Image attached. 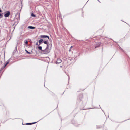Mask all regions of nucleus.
Returning <instances> with one entry per match:
<instances>
[{"instance_id":"4","label":"nucleus","mask_w":130,"mask_h":130,"mask_svg":"<svg viewBox=\"0 0 130 130\" xmlns=\"http://www.w3.org/2000/svg\"><path fill=\"white\" fill-rule=\"evenodd\" d=\"M28 28L32 29H34L35 28V27L31 26H29L28 27Z\"/></svg>"},{"instance_id":"16","label":"nucleus","mask_w":130,"mask_h":130,"mask_svg":"<svg viewBox=\"0 0 130 130\" xmlns=\"http://www.w3.org/2000/svg\"><path fill=\"white\" fill-rule=\"evenodd\" d=\"M98 47V46H96L95 47V48H96Z\"/></svg>"},{"instance_id":"19","label":"nucleus","mask_w":130,"mask_h":130,"mask_svg":"<svg viewBox=\"0 0 130 130\" xmlns=\"http://www.w3.org/2000/svg\"><path fill=\"white\" fill-rule=\"evenodd\" d=\"M31 52H32V51H31Z\"/></svg>"},{"instance_id":"3","label":"nucleus","mask_w":130,"mask_h":130,"mask_svg":"<svg viewBox=\"0 0 130 130\" xmlns=\"http://www.w3.org/2000/svg\"><path fill=\"white\" fill-rule=\"evenodd\" d=\"M61 62V60L60 59H58L57 61V63H59Z\"/></svg>"},{"instance_id":"11","label":"nucleus","mask_w":130,"mask_h":130,"mask_svg":"<svg viewBox=\"0 0 130 130\" xmlns=\"http://www.w3.org/2000/svg\"><path fill=\"white\" fill-rule=\"evenodd\" d=\"M42 47L41 46H39L38 47V49H42Z\"/></svg>"},{"instance_id":"8","label":"nucleus","mask_w":130,"mask_h":130,"mask_svg":"<svg viewBox=\"0 0 130 130\" xmlns=\"http://www.w3.org/2000/svg\"><path fill=\"white\" fill-rule=\"evenodd\" d=\"M43 40L42 39H40L39 41V43H41L43 41Z\"/></svg>"},{"instance_id":"17","label":"nucleus","mask_w":130,"mask_h":130,"mask_svg":"<svg viewBox=\"0 0 130 130\" xmlns=\"http://www.w3.org/2000/svg\"><path fill=\"white\" fill-rule=\"evenodd\" d=\"M7 63H6V64L5 65V66H6V65H7Z\"/></svg>"},{"instance_id":"13","label":"nucleus","mask_w":130,"mask_h":130,"mask_svg":"<svg viewBox=\"0 0 130 130\" xmlns=\"http://www.w3.org/2000/svg\"><path fill=\"white\" fill-rule=\"evenodd\" d=\"M73 48V46H71L70 47V48Z\"/></svg>"},{"instance_id":"15","label":"nucleus","mask_w":130,"mask_h":130,"mask_svg":"<svg viewBox=\"0 0 130 130\" xmlns=\"http://www.w3.org/2000/svg\"><path fill=\"white\" fill-rule=\"evenodd\" d=\"M2 12L1 10L0 9V12Z\"/></svg>"},{"instance_id":"7","label":"nucleus","mask_w":130,"mask_h":130,"mask_svg":"<svg viewBox=\"0 0 130 130\" xmlns=\"http://www.w3.org/2000/svg\"><path fill=\"white\" fill-rule=\"evenodd\" d=\"M28 43V41L27 40H25V44L27 45Z\"/></svg>"},{"instance_id":"14","label":"nucleus","mask_w":130,"mask_h":130,"mask_svg":"<svg viewBox=\"0 0 130 130\" xmlns=\"http://www.w3.org/2000/svg\"><path fill=\"white\" fill-rule=\"evenodd\" d=\"M49 48L47 47L46 48V49H47V48Z\"/></svg>"},{"instance_id":"5","label":"nucleus","mask_w":130,"mask_h":130,"mask_svg":"<svg viewBox=\"0 0 130 130\" xmlns=\"http://www.w3.org/2000/svg\"><path fill=\"white\" fill-rule=\"evenodd\" d=\"M35 123H36V122L30 123H27L26 124H27V125H31L32 124H33Z\"/></svg>"},{"instance_id":"1","label":"nucleus","mask_w":130,"mask_h":130,"mask_svg":"<svg viewBox=\"0 0 130 130\" xmlns=\"http://www.w3.org/2000/svg\"><path fill=\"white\" fill-rule=\"evenodd\" d=\"M10 14V13L9 11H8L5 14H4V16L6 17H9Z\"/></svg>"},{"instance_id":"9","label":"nucleus","mask_w":130,"mask_h":130,"mask_svg":"<svg viewBox=\"0 0 130 130\" xmlns=\"http://www.w3.org/2000/svg\"><path fill=\"white\" fill-rule=\"evenodd\" d=\"M44 44H47V41H44Z\"/></svg>"},{"instance_id":"18","label":"nucleus","mask_w":130,"mask_h":130,"mask_svg":"<svg viewBox=\"0 0 130 130\" xmlns=\"http://www.w3.org/2000/svg\"><path fill=\"white\" fill-rule=\"evenodd\" d=\"M70 51V49L69 50V51Z\"/></svg>"},{"instance_id":"10","label":"nucleus","mask_w":130,"mask_h":130,"mask_svg":"<svg viewBox=\"0 0 130 130\" xmlns=\"http://www.w3.org/2000/svg\"><path fill=\"white\" fill-rule=\"evenodd\" d=\"M31 15L32 16H33V17H35V15H34L33 13H32L31 14Z\"/></svg>"},{"instance_id":"2","label":"nucleus","mask_w":130,"mask_h":130,"mask_svg":"<svg viewBox=\"0 0 130 130\" xmlns=\"http://www.w3.org/2000/svg\"><path fill=\"white\" fill-rule=\"evenodd\" d=\"M40 36L42 38H48V39H49V37L47 36L46 35H41Z\"/></svg>"},{"instance_id":"12","label":"nucleus","mask_w":130,"mask_h":130,"mask_svg":"<svg viewBox=\"0 0 130 130\" xmlns=\"http://www.w3.org/2000/svg\"><path fill=\"white\" fill-rule=\"evenodd\" d=\"M2 16V15L0 14V18H1Z\"/></svg>"},{"instance_id":"6","label":"nucleus","mask_w":130,"mask_h":130,"mask_svg":"<svg viewBox=\"0 0 130 130\" xmlns=\"http://www.w3.org/2000/svg\"><path fill=\"white\" fill-rule=\"evenodd\" d=\"M25 51L27 52V53L28 54H30L31 53V52H29L26 49H25Z\"/></svg>"}]
</instances>
